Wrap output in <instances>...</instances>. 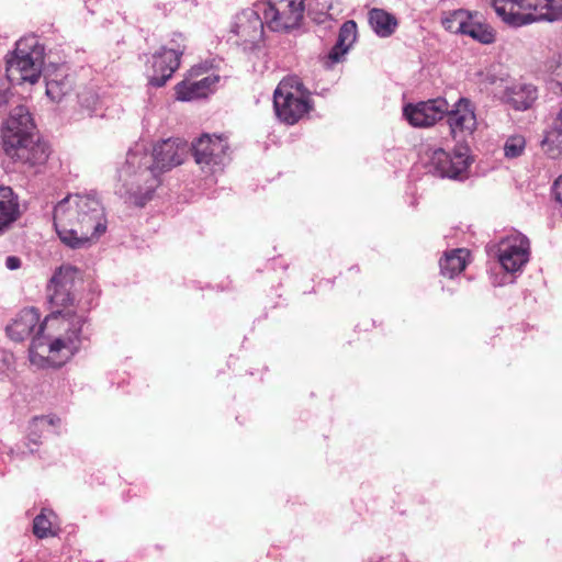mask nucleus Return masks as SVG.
Wrapping results in <instances>:
<instances>
[{
  "label": "nucleus",
  "mask_w": 562,
  "mask_h": 562,
  "mask_svg": "<svg viewBox=\"0 0 562 562\" xmlns=\"http://www.w3.org/2000/svg\"><path fill=\"white\" fill-rule=\"evenodd\" d=\"M469 166L468 148H459L453 154L437 148L432 150L427 168L436 177L462 180Z\"/></svg>",
  "instance_id": "nucleus-12"
},
{
  "label": "nucleus",
  "mask_w": 562,
  "mask_h": 562,
  "mask_svg": "<svg viewBox=\"0 0 562 562\" xmlns=\"http://www.w3.org/2000/svg\"><path fill=\"white\" fill-rule=\"evenodd\" d=\"M368 19L370 26L380 37L391 36L395 32L398 24L396 18L393 14L378 8L371 9L369 11Z\"/></svg>",
  "instance_id": "nucleus-21"
},
{
  "label": "nucleus",
  "mask_w": 562,
  "mask_h": 562,
  "mask_svg": "<svg viewBox=\"0 0 562 562\" xmlns=\"http://www.w3.org/2000/svg\"><path fill=\"white\" fill-rule=\"evenodd\" d=\"M9 93L10 82L5 78L0 77V106L8 102Z\"/></svg>",
  "instance_id": "nucleus-31"
},
{
  "label": "nucleus",
  "mask_w": 562,
  "mask_h": 562,
  "mask_svg": "<svg viewBox=\"0 0 562 562\" xmlns=\"http://www.w3.org/2000/svg\"><path fill=\"white\" fill-rule=\"evenodd\" d=\"M44 64V47L35 35L20 38L15 49L7 58V80L9 82L35 83L38 81Z\"/></svg>",
  "instance_id": "nucleus-6"
},
{
  "label": "nucleus",
  "mask_w": 562,
  "mask_h": 562,
  "mask_svg": "<svg viewBox=\"0 0 562 562\" xmlns=\"http://www.w3.org/2000/svg\"><path fill=\"white\" fill-rule=\"evenodd\" d=\"M490 256H496L507 272L520 270L529 260V240L526 236L513 233L498 244L487 245Z\"/></svg>",
  "instance_id": "nucleus-9"
},
{
  "label": "nucleus",
  "mask_w": 562,
  "mask_h": 562,
  "mask_svg": "<svg viewBox=\"0 0 562 562\" xmlns=\"http://www.w3.org/2000/svg\"><path fill=\"white\" fill-rule=\"evenodd\" d=\"M5 267L9 270H16L21 267V259L16 256H9L5 259Z\"/></svg>",
  "instance_id": "nucleus-33"
},
{
  "label": "nucleus",
  "mask_w": 562,
  "mask_h": 562,
  "mask_svg": "<svg viewBox=\"0 0 562 562\" xmlns=\"http://www.w3.org/2000/svg\"><path fill=\"white\" fill-rule=\"evenodd\" d=\"M262 10L255 8L243 10L236 15L232 31L239 37L238 44L246 48H252L263 36L265 19Z\"/></svg>",
  "instance_id": "nucleus-13"
},
{
  "label": "nucleus",
  "mask_w": 562,
  "mask_h": 562,
  "mask_svg": "<svg viewBox=\"0 0 562 562\" xmlns=\"http://www.w3.org/2000/svg\"><path fill=\"white\" fill-rule=\"evenodd\" d=\"M79 104L89 115L97 113L100 108L99 95L92 90H85L79 95Z\"/></svg>",
  "instance_id": "nucleus-29"
},
{
  "label": "nucleus",
  "mask_w": 562,
  "mask_h": 562,
  "mask_svg": "<svg viewBox=\"0 0 562 562\" xmlns=\"http://www.w3.org/2000/svg\"><path fill=\"white\" fill-rule=\"evenodd\" d=\"M57 423H59V418H57L55 416H36V417H34L29 425V434H27L29 441L34 445H38L42 434L45 431H48L49 428L54 427Z\"/></svg>",
  "instance_id": "nucleus-26"
},
{
  "label": "nucleus",
  "mask_w": 562,
  "mask_h": 562,
  "mask_svg": "<svg viewBox=\"0 0 562 562\" xmlns=\"http://www.w3.org/2000/svg\"><path fill=\"white\" fill-rule=\"evenodd\" d=\"M449 103L443 98H437L416 104H407L403 109V115L415 127H428L445 116Z\"/></svg>",
  "instance_id": "nucleus-14"
},
{
  "label": "nucleus",
  "mask_w": 562,
  "mask_h": 562,
  "mask_svg": "<svg viewBox=\"0 0 562 562\" xmlns=\"http://www.w3.org/2000/svg\"><path fill=\"white\" fill-rule=\"evenodd\" d=\"M199 70L200 68H192L190 78H186L176 86L175 90L178 100L192 101L205 98L212 91V87L218 82L220 77L214 75H209L196 80L192 79L194 75L199 74Z\"/></svg>",
  "instance_id": "nucleus-17"
},
{
  "label": "nucleus",
  "mask_w": 562,
  "mask_h": 562,
  "mask_svg": "<svg viewBox=\"0 0 562 562\" xmlns=\"http://www.w3.org/2000/svg\"><path fill=\"white\" fill-rule=\"evenodd\" d=\"M78 269L72 266H61L47 284V296L50 304V314L40 326L38 333L44 328L57 329V335L36 337L29 349L32 364L37 367H60L68 361L81 347L87 338L85 325L87 316L83 310L75 306L74 285Z\"/></svg>",
  "instance_id": "nucleus-1"
},
{
  "label": "nucleus",
  "mask_w": 562,
  "mask_h": 562,
  "mask_svg": "<svg viewBox=\"0 0 562 562\" xmlns=\"http://www.w3.org/2000/svg\"><path fill=\"white\" fill-rule=\"evenodd\" d=\"M54 227L64 245L85 249L106 231L101 202L91 194H69L54 209Z\"/></svg>",
  "instance_id": "nucleus-3"
},
{
  "label": "nucleus",
  "mask_w": 562,
  "mask_h": 562,
  "mask_svg": "<svg viewBox=\"0 0 562 562\" xmlns=\"http://www.w3.org/2000/svg\"><path fill=\"white\" fill-rule=\"evenodd\" d=\"M357 38V23L348 20L342 23L339 29L336 44L328 54L323 58V65L327 69H331L336 64L344 60L345 55L351 48Z\"/></svg>",
  "instance_id": "nucleus-18"
},
{
  "label": "nucleus",
  "mask_w": 562,
  "mask_h": 562,
  "mask_svg": "<svg viewBox=\"0 0 562 562\" xmlns=\"http://www.w3.org/2000/svg\"><path fill=\"white\" fill-rule=\"evenodd\" d=\"M187 153V143L178 138L161 140L151 154L142 145L131 148L119 172L124 188L122 195L135 205L144 206L160 184V173L181 165Z\"/></svg>",
  "instance_id": "nucleus-2"
},
{
  "label": "nucleus",
  "mask_w": 562,
  "mask_h": 562,
  "mask_svg": "<svg viewBox=\"0 0 562 562\" xmlns=\"http://www.w3.org/2000/svg\"><path fill=\"white\" fill-rule=\"evenodd\" d=\"M471 14L467 10H456L442 19V25L451 33L464 35Z\"/></svg>",
  "instance_id": "nucleus-27"
},
{
  "label": "nucleus",
  "mask_w": 562,
  "mask_h": 562,
  "mask_svg": "<svg viewBox=\"0 0 562 562\" xmlns=\"http://www.w3.org/2000/svg\"><path fill=\"white\" fill-rule=\"evenodd\" d=\"M541 148L551 159H558L562 156V125L557 117H554L551 128L546 132Z\"/></svg>",
  "instance_id": "nucleus-23"
},
{
  "label": "nucleus",
  "mask_w": 562,
  "mask_h": 562,
  "mask_svg": "<svg viewBox=\"0 0 562 562\" xmlns=\"http://www.w3.org/2000/svg\"><path fill=\"white\" fill-rule=\"evenodd\" d=\"M554 80L562 91V56L560 57L558 65L553 71Z\"/></svg>",
  "instance_id": "nucleus-34"
},
{
  "label": "nucleus",
  "mask_w": 562,
  "mask_h": 562,
  "mask_svg": "<svg viewBox=\"0 0 562 562\" xmlns=\"http://www.w3.org/2000/svg\"><path fill=\"white\" fill-rule=\"evenodd\" d=\"M192 154L195 162L212 173L222 170L229 161V146L225 138L203 134L192 144Z\"/></svg>",
  "instance_id": "nucleus-10"
},
{
  "label": "nucleus",
  "mask_w": 562,
  "mask_h": 562,
  "mask_svg": "<svg viewBox=\"0 0 562 562\" xmlns=\"http://www.w3.org/2000/svg\"><path fill=\"white\" fill-rule=\"evenodd\" d=\"M526 147V140L520 135H514L507 138L504 145V154L507 158H517L522 155Z\"/></svg>",
  "instance_id": "nucleus-28"
},
{
  "label": "nucleus",
  "mask_w": 562,
  "mask_h": 562,
  "mask_svg": "<svg viewBox=\"0 0 562 562\" xmlns=\"http://www.w3.org/2000/svg\"><path fill=\"white\" fill-rule=\"evenodd\" d=\"M447 123L450 128V134L457 140L464 139L471 135L476 127V116L470 100L460 98L448 111L445 113Z\"/></svg>",
  "instance_id": "nucleus-16"
},
{
  "label": "nucleus",
  "mask_w": 562,
  "mask_h": 562,
  "mask_svg": "<svg viewBox=\"0 0 562 562\" xmlns=\"http://www.w3.org/2000/svg\"><path fill=\"white\" fill-rule=\"evenodd\" d=\"M477 13L471 14L464 35H469L481 44H492L495 42V31L487 23L479 21Z\"/></svg>",
  "instance_id": "nucleus-24"
},
{
  "label": "nucleus",
  "mask_w": 562,
  "mask_h": 562,
  "mask_svg": "<svg viewBox=\"0 0 562 562\" xmlns=\"http://www.w3.org/2000/svg\"><path fill=\"white\" fill-rule=\"evenodd\" d=\"M491 4L496 14L512 26L562 19V0H491Z\"/></svg>",
  "instance_id": "nucleus-5"
},
{
  "label": "nucleus",
  "mask_w": 562,
  "mask_h": 562,
  "mask_svg": "<svg viewBox=\"0 0 562 562\" xmlns=\"http://www.w3.org/2000/svg\"><path fill=\"white\" fill-rule=\"evenodd\" d=\"M552 191L557 201L562 204V176L554 181Z\"/></svg>",
  "instance_id": "nucleus-32"
},
{
  "label": "nucleus",
  "mask_w": 562,
  "mask_h": 562,
  "mask_svg": "<svg viewBox=\"0 0 562 562\" xmlns=\"http://www.w3.org/2000/svg\"><path fill=\"white\" fill-rule=\"evenodd\" d=\"M305 0H269L258 3L267 26L274 32L299 27L304 14Z\"/></svg>",
  "instance_id": "nucleus-8"
},
{
  "label": "nucleus",
  "mask_w": 562,
  "mask_h": 562,
  "mask_svg": "<svg viewBox=\"0 0 562 562\" xmlns=\"http://www.w3.org/2000/svg\"><path fill=\"white\" fill-rule=\"evenodd\" d=\"M3 148L12 159L32 166L44 164L49 147L37 135L36 125L27 106L13 108L4 123Z\"/></svg>",
  "instance_id": "nucleus-4"
},
{
  "label": "nucleus",
  "mask_w": 562,
  "mask_h": 562,
  "mask_svg": "<svg viewBox=\"0 0 562 562\" xmlns=\"http://www.w3.org/2000/svg\"><path fill=\"white\" fill-rule=\"evenodd\" d=\"M538 98L537 88L530 83H513L504 90L502 100L516 111H526Z\"/></svg>",
  "instance_id": "nucleus-19"
},
{
  "label": "nucleus",
  "mask_w": 562,
  "mask_h": 562,
  "mask_svg": "<svg viewBox=\"0 0 562 562\" xmlns=\"http://www.w3.org/2000/svg\"><path fill=\"white\" fill-rule=\"evenodd\" d=\"M40 313L34 307L24 308L16 314L12 322L5 327L7 335L14 341H23L29 338L34 331V340L40 336L38 329L43 323H40ZM57 329L44 328L41 336L47 337L48 335H57ZM33 341H31L32 344Z\"/></svg>",
  "instance_id": "nucleus-15"
},
{
  "label": "nucleus",
  "mask_w": 562,
  "mask_h": 562,
  "mask_svg": "<svg viewBox=\"0 0 562 562\" xmlns=\"http://www.w3.org/2000/svg\"><path fill=\"white\" fill-rule=\"evenodd\" d=\"M72 89V82L66 76L46 78V95L54 102H60Z\"/></svg>",
  "instance_id": "nucleus-25"
},
{
  "label": "nucleus",
  "mask_w": 562,
  "mask_h": 562,
  "mask_svg": "<svg viewBox=\"0 0 562 562\" xmlns=\"http://www.w3.org/2000/svg\"><path fill=\"white\" fill-rule=\"evenodd\" d=\"M273 106L277 116L284 123H297L312 108L311 93L296 76L280 81L273 94Z\"/></svg>",
  "instance_id": "nucleus-7"
},
{
  "label": "nucleus",
  "mask_w": 562,
  "mask_h": 562,
  "mask_svg": "<svg viewBox=\"0 0 562 562\" xmlns=\"http://www.w3.org/2000/svg\"><path fill=\"white\" fill-rule=\"evenodd\" d=\"M33 532L40 539L54 535L52 531V522L44 514V510L34 518Z\"/></svg>",
  "instance_id": "nucleus-30"
},
{
  "label": "nucleus",
  "mask_w": 562,
  "mask_h": 562,
  "mask_svg": "<svg viewBox=\"0 0 562 562\" xmlns=\"http://www.w3.org/2000/svg\"><path fill=\"white\" fill-rule=\"evenodd\" d=\"M555 117L558 119L559 123L562 125V104H561L559 111L557 112Z\"/></svg>",
  "instance_id": "nucleus-35"
},
{
  "label": "nucleus",
  "mask_w": 562,
  "mask_h": 562,
  "mask_svg": "<svg viewBox=\"0 0 562 562\" xmlns=\"http://www.w3.org/2000/svg\"><path fill=\"white\" fill-rule=\"evenodd\" d=\"M186 49L184 38L176 34L168 46L160 47L151 56L153 75L149 83L154 87H162L172 77L180 66V58Z\"/></svg>",
  "instance_id": "nucleus-11"
},
{
  "label": "nucleus",
  "mask_w": 562,
  "mask_h": 562,
  "mask_svg": "<svg viewBox=\"0 0 562 562\" xmlns=\"http://www.w3.org/2000/svg\"><path fill=\"white\" fill-rule=\"evenodd\" d=\"M469 251L463 248L453 249L440 259V271L443 276L453 278L461 273L467 267Z\"/></svg>",
  "instance_id": "nucleus-22"
},
{
  "label": "nucleus",
  "mask_w": 562,
  "mask_h": 562,
  "mask_svg": "<svg viewBox=\"0 0 562 562\" xmlns=\"http://www.w3.org/2000/svg\"><path fill=\"white\" fill-rule=\"evenodd\" d=\"M20 214L18 196L10 187L0 188V235L3 234Z\"/></svg>",
  "instance_id": "nucleus-20"
}]
</instances>
